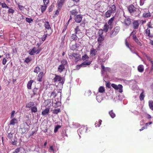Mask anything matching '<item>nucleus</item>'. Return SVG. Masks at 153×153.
<instances>
[{"mask_svg":"<svg viewBox=\"0 0 153 153\" xmlns=\"http://www.w3.org/2000/svg\"><path fill=\"white\" fill-rule=\"evenodd\" d=\"M76 34L75 33L72 34L70 36V41L72 42L73 41H76L77 39V37Z\"/></svg>","mask_w":153,"mask_h":153,"instance_id":"obj_18","label":"nucleus"},{"mask_svg":"<svg viewBox=\"0 0 153 153\" xmlns=\"http://www.w3.org/2000/svg\"><path fill=\"white\" fill-rule=\"evenodd\" d=\"M47 7V5H41L40 8L41 11L42 13H43L46 10Z\"/></svg>","mask_w":153,"mask_h":153,"instance_id":"obj_34","label":"nucleus"},{"mask_svg":"<svg viewBox=\"0 0 153 153\" xmlns=\"http://www.w3.org/2000/svg\"><path fill=\"white\" fill-rule=\"evenodd\" d=\"M131 23V19L129 18H126L124 20L123 22L125 25L126 27L129 26Z\"/></svg>","mask_w":153,"mask_h":153,"instance_id":"obj_13","label":"nucleus"},{"mask_svg":"<svg viewBox=\"0 0 153 153\" xmlns=\"http://www.w3.org/2000/svg\"><path fill=\"white\" fill-rule=\"evenodd\" d=\"M33 82V80L31 79L28 82L27 84V88L28 89H31L32 85Z\"/></svg>","mask_w":153,"mask_h":153,"instance_id":"obj_27","label":"nucleus"},{"mask_svg":"<svg viewBox=\"0 0 153 153\" xmlns=\"http://www.w3.org/2000/svg\"><path fill=\"white\" fill-rule=\"evenodd\" d=\"M128 9L131 14L135 17H137L140 13L139 10H137L133 4L129 5Z\"/></svg>","mask_w":153,"mask_h":153,"instance_id":"obj_2","label":"nucleus"},{"mask_svg":"<svg viewBox=\"0 0 153 153\" xmlns=\"http://www.w3.org/2000/svg\"><path fill=\"white\" fill-rule=\"evenodd\" d=\"M98 91L100 93H103L105 92V89L103 86L100 87L98 89Z\"/></svg>","mask_w":153,"mask_h":153,"instance_id":"obj_38","label":"nucleus"},{"mask_svg":"<svg viewBox=\"0 0 153 153\" xmlns=\"http://www.w3.org/2000/svg\"><path fill=\"white\" fill-rule=\"evenodd\" d=\"M1 7L2 8H9V7L4 2L1 3Z\"/></svg>","mask_w":153,"mask_h":153,"instance_id":"obj_55","label":"nucleus"},{"mask_svg":"<svg viewBox=\"0 0 153 153\" xmlns=\"http://www.w3.org/2000/svg\"><path fill=\"white\" fill-rule=\"evenodd\" d=\"M53 103L55 104V107H56L60 106L61 105V102H60V100L58 99H57V100H55L54 102H53Z\"/></svg>","mask_w":153,"mask_h":153,"instance_id":"obj_24","label":"nucleus"},{"mask_svg":"<svg viewBox=\"0 0 153 153\" xmlns=\"http://www.w3.org/2000/svg\"><path fill=\"white\" fill-rule=\"evenodd\" d=\"M65 69V66L64 65H60L58 67V71L59 73H61Z\"/></svg>","mask_w":153,"mask_h":153,"instance_id":"obj_26","label":"nucleus"},{"mask_svg":"<svg viewBox=\"0 0 153 153\" xmlns=\"http://www.w3.org/2000/svg\"><path fill=\"white\" fill-rule=\"evenodd\" d=\"M70 57L71 58L74 57L76 59H77L79 57L78 54L76 53L73 52L71 55L70 56Z\"/></svg>","mask_w":153,"mask_h":153,"instance_id":"obj_21","label":"nucleus"},{"mask_svg":"<svg viewBox=\"0 0 153 153\" xmlns=\"http://www.w3.org/2000/svg\"><path fill=\"white\" fill-rule=\"evenodd\" d=\"M109 114L111 117L112 118H114L116 116L114 112L112 110H111L109 112Z\"/></svg>","mask_w":153,"mask_h":153,"instance_id":"obj_36","label":"nucleus"},{"mask_svg":"<svg viewBox=\"0 0 153 153\" xmlns=\"http://www.w3.org/2000/svg\"><path fill=\"white\" fill-rule=\"evenodd\" d=\"M48 34L47 33L45 34L41 38L42 40V41H44L45 40L48 36Z\"/></svg>","mask_w":153,"mask_h":153,"instance_id":"obj_56","label":"nucleus"},{"mask_svg":"<svg viewBox=\"0 0 153 153\" xmlns=\"http://www.w3.org/2000/svg\"><path fill=\"white\" fill-rule=\"evenodd\" d=\"M31 112L32 113H36L37 111V108L36 106H33L31 108Z\"/></svg>","mask_w":153,"mask_h":153,"instance_id":"obj_39","label":"nucleus"},{"mask_svg":"<svg viewBox=\"0 0 153 153\" xmlns=\"http://www.w3.org/2000/svg\"><path fill=\"white\" fill-rule=\"evenodd\" d=\"M8 14H11L12 15H13V13L14 12V10L13 9H12L11 8H10L9 7V8H8Z\"/></svg>","mask_w":153,"mask_h":153,"instance_id":"obj_47","label":"nucleus"},{"mask_svg":"<svg viewBox=\"0 0 153 153\" xmlns=\"http://www.w3.org/2000/svg\"><path fill=\"white\" fill-rule=\"evenodd\" d=\"M117 33L116 32L114 31V30H112L110 32L109 36L111 38H112L115 36Z\"/></svg>","mask_w":153,"mask_h":153,"instance_id":"obj_32","label":"nucleus"},{"mask_svg":"<svg viewBox=\"0 0 153 153\" xmlns=\"http://www.w3.org/2000/svg\"><path fill=\"white\" fill-rule=\"evenodd\" d=\"M114 17H113L111 18L108 22L107 24L110 26L111 27H112V23L114 20Z\"/></svg>","mask_w":153,"mask_h":153,"instance_id":"obj_28","label":"nucleus"},{"mask_svg":"<svg viewBox=\"0 0 153 153\" xmlns=\"http://www.w3.org/2000/svg\"><path fill=\"white\" fill-rule=\"evenodd\" d=\"M91 61L86 62L85 61L82 62L80 65H77L76 66V68L77 69H79L81 67H85L86 65H89L91 63Z\"/></svg>","mask_w":153,"mask_h":153,"instance_id":"obj_9","label":"nucleus"},{"mask_svg":"<svg viewBox=\"0 0 153 153\" xmlns=\"http://www.w3.org/2000/svg\"><path fill=\"white\" fill-rule=\"evenodd\" d=\"M112 13H111L110 11L108 10L105 13V17L107 18L110 17Z\"/></svg>","mask_w":153,"mask_h":153,"instance_id":"obj_31","label":"nucleus"},{"mask_svg":"<svg viewBox=\"0 0 153 153\" xmlns=\"http://www.w3.org/2000/svg\"><path fill=\"white\" fill-rule=\"evenodd\" d=\"M111 86L114 89L117 90L119 89V91L121 93L122 92V88L123 86L119 84L118 85L114 84H112L111 85Z\"/></svg>","mask_w":153,"mask_h":153,"instance_id":"obj_6","label":"nucleus"},{"mask_svg":"<svg viewBox=\"0 0 153 153\" xmlns=\"http://www.w3.org/2000/svg\"><path fill=\"white\" fill-rule=\"evenodd\" d=\"M151 21L149 22L146 25L147 29L145 31V34L146 36L149 38L153 37V26Z\"/></svg>","mask_w":153,"mask_h":153,"instance_id":"obj_1","label":"nucleus"},{"mask_svg":"<svg viewBox=\"0 0 153 153\" xmlns=\"http://www.w3.org/2000/svg\"><path fill=\"white\" fill-rule=\"evenodd\" d=\"M79 9L78 7L70 11V14L75 16L78 15L79 12Z\"/></svg>","mask_w":153,"mask_h":153,"instance_id":"obj_12","label":"nucleus"},{"mask_svg":"<svg viewBox=\"0 0 153 153\" xmlns=\"http://www.w3.org/2000/svg\"><path fill=\"white\" fill-rule=\"evenodd\" d=\"M49 112L50 108H46L42 112V114L43 116H45V115L48 114Z\"/></svg>","mask_w":153,"mask_h":153,"instance_id":"obj_22","label":"nucleus"},{"mask_svg":"<svg viewBox=\"0 0 153 153\" xmlns=\"http://www.w3.org/2000/svg\"><path fill=\"white\" fill-rule=\"evenodd\" d=\"M132 38L137 43L138 45L140 46H142V44L141 42L139 41V39L137 38L136 35H133Z\"/></svg>","mask_w":153,"mask_h":153,"instance_id":"obj_17","label":"nucleus"},{"mask_svg":"<svg viewBox=\"0 0 153 153\" xmlns=\"http://www.w3.org/2000/svg\"><path fill=\"white\" fill-rule=\"evenodd\" d=\"M89 58V57L88 56L87 54H85L84 56H82V59L83 60H88Z\"/></svg>","mask_w":153,"mask_h":153,"instance_id":"obj_48","label":"nucleus"},{"mask_svg":"<svg viewBox=\"0 0 153 153\" xmlns=\"http://www.w3.org/2000/svg\"><path fill=\"white\" fill-rule=\"evenodd\" d=\"M103 31H104L103 29H99L98 32V34L99 35V36H102V34L103 33Z\"/></svg>","mask_w":153,"mask_h":153,"instance_id":"obj_54","label":"nucleus"},{"mask_svg":"<svg viewBox=\"0 0 153 153\" xmlns=\"http://www.w3.org/2000/svg\"><path fill=\"white\" fill-rule=\"evenodd\" d=\"M80 31V30L79 28V26H77L74 29L75 33L76 34H77L78 33V31Z\"/></svg>","mask_w":153,"mask_h":153,"instance_id":"obj_53","label":"nucleus"},{"mask_svg":"<svg viewBox=\"0 0 153 153\" xmlns=\"http://www.w3.org/2000/svg\"><path fill=\"white\" fill-rule=\"evenodd\" d=\"M31 60L30 58L27 57L25 59V62H26L27 63H28L29 62L31 61Z\"/></svg>","mask_w":153,"mask_h":153,"instance_id":"obj_59","label":"nucleus"},{"mask_svg":"<svg viewBox=\"0 0 153 153\" xmlns=\"http://www.w3.org/2000/svg\"><path fill=\"white\" fill-rule=\"evenodd\" d=\"M120 30V27L119 26H117L113 30L116 32L117 34L119 32Z\"/></svg>","mask_w":153,"mask_h":153,"instance_id":"obj_44","label":"nucleus"},{"mask_svg":"<svg viewBox=\"0 0 153 153\" xmlns=\"http://www.w3.org/2000/svg\"><path fill=\"white\" fill-rule=\"evenodd\" d=\"M60 112V110L59 108L55 109L53 111V113L54 114H57Z\"/></svg>","mask_w":153,"mask_h":153,"instance_id":"obj_49","label":"nucleus"},{"mask_svg":"<svg viewBox=\"0 0 153 153\" xmlns=\"http://www.w3.org/2000/svg\"><path fill=\"white\" fill-rule=\"evenodd\" d=\"M5 56L6 57L5 58L7 59H11V57L10 56V54L9 53H7V54H6L5 55Z\"/></svg>","mask_w":153,"mask_h":153,"instance_id":"obj_63","label":"nucleus"},{"mask_svg":"<svg viewBox=\"0 0 153 153\" xmlns=\"http://www.w3.org/2000/svg\"><path fill=\"white\" fill-rule=\"evenodd\" d=\"M51 100L50 99L47 100L45 101V105L49 106L51 105Z\"/></svg>","mask_w":153,"mask_h":153,"instance_id":"obj_43","label":"nucleus"},{"mask_svg":"<svg viewBox=\"0 0 153 153\" xmlns=\"http://www.w3.org/2000/svg\"><path fill=\"white\" fill-rule=\"evenodd\" d=\"M149 106L150 108L153 110V101H149Z\"/></svg>","mask_w":153,"mask_h":153,"instance_id":"obj_45","label":"nucleus"},{"mask_svg":"<svg viewBox=\"0 0 153 153\" xmlns=\"http://www.w3.org/2000/svg\"><path fill=\"white\" fill-rule=\"evenodd\" d=\"M57 96V94L56 93V92H55V91H53L52 92H51L50 97H51L53 96V97H55Z\"/></svg>","mask_w":153,"mask_h":153,"instance_id":"obj_50","label":"nucleus"},{"mask_svg":"<svg viewBox=\"0 0 153 153\" xmlns=\"http://www.w3.org/2000/svg\"><path fill=\"white\" fill-rule=\"evenodd\" d=\"M65 2V0H58L57 6L58 8H59L62 7Z\"/></svg>","mask_w":153,"mask_h":153,"instance_id":"obj_19","label":"nucleus"},{"mask_svg":"<svg viewBox=\"0 0 153 153\" xmlns=\"http://www.w3.org/2000/svg\"><path fill=\"white\" fill-rule=\"evenodd\" d=\"M26 21L27 22L30 23L31 22L33 21V20L31 18H26Z\"/></svg>","mask_w":153,"mask_h":153,"instance_id":"obj_58","label":"nucleus"},{"mask_svg":"<svg viewBox=\"0 0 153 153\" xmlns=\"http://www.w3.org/2000/svg\"><path fill=\"white\" fill-rule=\"evenodd\" d=\"M18 20L20 21L24 19V16L20 13H18L16 16Z\"/></svg>","mask_w":153,"mask_h":153,"instance_id":"obj_23","label":"nucleus"},{"mask_svg":"<svg viewBox=\"0 0 153 153\" xmlns=\"http://www.w3.org/2000/svg\"><path fill=\"white\" fill-rule=\"evenodd\" d=\"M137 70L140 72H142L144 70V66L142 65H139L137 67Z\"/></svg>","mask_w":153,"mask_h":153,"instance_id":"obj_25","label":"nucleus"},{"mask_svg":"<svg viewBox=\"0 0 153 153\" xmlns=\"http://www.w3.org/2000/svg\"><path fill=\"white\" fill-rule=\"evenodd\" d=\"M145 97V95L144 94V91L143 90L142 93L140 94L139 98L141 101L143 100Z\"/></svg>","mask_w":153,"mask_h":153,"instance_id":"obj_35","label":"nucleus"},{"mask_svg":"<svg viewBox=\"0 0 153 153\" xmlns=\"http://www.w3.org/2000/svg\"><path fill=\"white\" fill-rule=\"evenodd\" d=\"M44 26L45 29L50 30V31L49 33L50 34H51L52 33L51 28L50 27V25L49 24L48 22L46 21L44 22Z\"/></svg>","mask_w":153,"mask_h":153,"instance_id":"obj_15","label":"nucleus"},{"mask_svg":"<svg viewBox=\"0 0 153 153\" xmlns=\"http://www.w3.org/2000/svg\"><path fill=\"white\" fill-rule=\"evenodd\" d=\"M17 5H18L19 8L21 10H22L24 9V7L22 5H21L19 3H18Z\"/></svg>","mask_w":153,"mask_h":153,"instance_id":"obj_62","label":"nucleus"},{"mask_svg":"<svg viewBox=\"0 0 153 153\" xmlns=\"http://www.w3.org/2000/svg\"><path fill=\"white\" fill-rule=\"evenodd\" d=\"M139 26V20H134L132 23V27L134 29H137Z\"/></svg>","mask_w":153,"mask_h":153,"instance_id":"obj_14","label":"nucleus"},{"mask_svg":"<svg viewBox=\"0 0 153 153\" xmlns=\"http://www.w3.org/2000/svg\"><path fill=\"white\" fill-rule=\"evenodd\" d=\"M142 16L144 18L149 19H152L153 18V15H152V13H150L149 11L146 12H145L143 13Z\"/></svg>","mask_w":153,"mask_h":153,"instance_id":"obj_7","label":"nucleus"},{"mask_svg":"<svg viewBox=\"0 0 153 153\" xmlns=\"http://www.w3.org/2000/svg\"><path fill=\"white\" fill-rule=\"evenodd\" d=\"M21 149L20 148H19L16 149L15 151L13 152V153H18L20 152Z\"/></svg>","mask_w":153,"mask_h":153,"instance_id":"obj_64","label":"nucleus"},{"mask_svg":"<svg viewBox=\"0 0 153 153\" xmlns=\"http://www.w3.org/2000/svg\"><path fill=\"white\" fill-rule=\"evenodd\" d=\"M41 50L42 49L40 48L34 47L32 50L29 51V54L31 55H34L35 53L38 54L39 53Z\"/></svg>","mask_w":153,"mask_h":153,"instance_id":"obj_4","label":"nucleus"},{"mask_svg":"<svg viewBox=\"0 0 153 153\" xmlns=\"http://www.w3.org/2000/svg\"><path fill=\"white\" fill-rule=\"evenodd\" d=\"M88 128L87 126H82L78 130V131L80 134H82L87 131Z\"/></svg>","mask_w":153,"mask_h":153,"instance_id":"obj_8","label":"nucleus"},{"mask_svg":"<svg viewBox=\"0 0 153 153\" xmlns=\"http://www.w3.org/2000/svg\"><path fill=\"white\" fill-rule=\"evenodd\" d=\"M111 28H112V27L108 25L107 23H105L103 27V30L104 32H107L108 31V29Z\"/></svg>","mask_w":153,"mask_h":153,"instance_id":"obj_20","label":"nucleus"},{"mask_svg":"<svg viewBox=\"0 0 153 153\" xmlns=\"http://www.w3.org/2000/svg\"><path fill=\"white\" fill-rule=\"evenodd\" d=\"M62 134V136L64 137L65 136H66L67 137H68V135L66 134V130H63L62 131V132L61 133Z\"/></svg>","mask_w":153,"mask_h":153,"instance_id":"obj_51","label":"nucleus"},{"mask_svg":"<svg viewBox=\"0 0 153 153\" xmlns=\"http://www.w3.org/2000/svg\"><path fill=\"white\" fill-rule=\"evenodd\" d=\"M97 52V51L95 49L91 48L90 50V54L92 56H94L96 55Z\"/></svg>","mask_w":153,"mask_h":153,"instance_id":"obj_29","label":"nucleus"},{"mask_svg":"<svg viewBox=\"0 0 153 153\" xmlns=\"http://www.w3.org/2000/svg\"><path fill=\"white\" fill-rule=\"evenodd\" d=\"M44 75V74L43 72H41L38 74L37 77V80L38 81L41 82L42 81V78Z\"/></svg>","mask_w":153,"mask_h":153,"instance_id":"obj_16","label":"nucleus"},{"mask_svg":"<svg viewBox=\"0 0 153 153\" xmlns=\"http://www.w3.org/2000/svg\"><path fill=\"white\" fill-rule=\"evenodd\" d=\"M61 65H64V66H65V65H66L68 62L66 59H63L62 61H61Z\"/></svg>","mask_w":153,"mask_h":153,"instance_id":"obj_46","label":"nucleus"},{"mask_svg":"<svg viewBox=\"0 0 153 153\" xmlns=\"http://www.w3.org/2000/svg\"><path fill=\"white\" fill-rule=\"evenodd\" d=\"M40 70L41 69L40 68L39 66H37L35 67L34 70L33 71V72L34 73L38 74V72L40 71Z\"/></svg>","mask_w":153,"mask_h":153,"instance_id":"obj_41","label":"nucleus"},{"mask_svg":"<svg viewBox=\"0 0 153 153\" xmlns=\"http://www.w3.org/2000/svg\"><path fill=\"white\" fill-rule=\"evenodd\" d=\"M8 60H9V59H6V58H4L2 60V64L3 65H5L6 64V63L7 62V61Z\"/></svg>","mask_w":153,"mask_h":153,"instance_id":"obj_57","label":"nucleus"},{"mask_svg":"<svg viewBox=\"0 0 153 153\" xmlns=\"http://www.w3.org/2000/svg\"><path fill=\"white\" fill-rule=\"evenodd\" d=\"M77 45V43H75L74 44L70 46V49L73 51L75 50L77 48L79 47V46Z\"/></svg>","mask_w":153,"mask_h":153,"instance_id":"obj_33","label":"nucleus"},{"mask_svg":"<svg viewBox=\"0 0 153 153\" xmlns=\"http://www.w3.org/2000/svg\"><path fill=\"white\" fill-rule=\"evenodd\" d=\"M61 126L59 125H58L57 126H56L55 128H54V132L55 133H56V132H57L59 129V128H61Z\"/></svg>","mask_w":153,"mask_h":153,"instance_id":"obj_52","label":"nucleus"},{"mask_svg":"<svg viewBox=\"0 0 153 153\" xmlns=\"http://www.w3.org/2000/svg\"><path fill=\"white\" fill-rule=\"evenodd\" d=\"M101 97L100 96H97L96 97V99L99 102H100L102 100V99L101 98Z\"/></svg>","mask_w":153,"mask_h":153,"instance_id":"obj_60","label":"nucleus"},{"mask_svg":"<svg viewBox=\"0 0 153 153\" xmlns=\"http://www.w3.org/2000/svg\"><path fill=\"white\" fill-rule=\"evenodd\" d=\"M17 120L16 119L13 118L10 120L9 124L10 125H14L15 124L17 123Z\"/></svg>","mask_w":153,"mask_h":153,"instance_id":"obj_30","label":"nucleus"},{"mask_svg":"<svg viewBox=\"0 0 153 153\" xmlns=\"http://www.w3.org/2000/svg\"><path fill=\"white\" fill-rule=\"evenodd\" d=\"M34 105V103L33 102H30L27 104L26 107L29 108H31L32 106H33Z\"/></svg>","mask_w":153,"mask_h":153,"instance_id":"obj_42","label":"nucleus"},{"mask_svg":"<svg viewBox=\"0 0 153 153\" xmlns=\"http://www.w3.org/2000/svg\"><path fill=\"white\" fill-rule=\"evenodd\" d=\"M55 77L53 79L54 82H58L62 85L64 83L65 79L64 77H62L60 76L55 74Z\"/></svg>","mask_w":153,"mask_h":153,"instance_id":"obj_3","label":"nucleus"},{"mask_svg":"<svg viewBox=\"0 0 153 153\" xmlns=\"http://www.w3.org/2000/svg\"><path fill=\"white\" fill-rule=\"evenodd\" d=\"M111 13H114L116 12V6L114 4H112L109 5L108 6V10Z\"/></svg>","mask_w":153,"mask_h":153,"instance_id":"obj_10","label":"nucleus"},{"mask_svg":"<svg viewBox=\"0 0 153 153\" xmlns=\"http://www.w3.org/2000/svg\"><path fill=\"white\" fill-rule=\"evenodd\" d=\"M99 37L98 39V41L100 43L103 41L104 39V37L102 36H99Z\"/></svg>","mask_w":153,"mask_h":153,"instance_id":"obj_40","label":"nucleus"},{"mask_svg":"<svg viewBox=\"0 0 153 153\" xmlns=\"http://www.w3.org/2000/svg\"><path fill=\"white\" fill-rule=\"evenodd\" d=\"M102 120H100L98 121H96L95 123V125L96 127H99L101 124Z\"/></svg>","mask_w":153,"mask_h":153,"instance_id":"obj_37","label":"nucleus"},{"mask_svg":"<svg viewBox=\"0 0 153 153\" xmlns=\"http://www.w3.org/2000/svg\"><path fill=\"white\" fill-rule=\"evenodd\" d=\"M82 15L79 14L75 16L74 17L75 22L78 23H80L82 21Z\"/></svg>","mask_w":153,"mask_h":153,"instance_id":"obj_11","label":"nucleus"},{"mask_svg":"<svg viewBox=\"0 0 153 153\" xmlns=\"http://www.w3.org/2000/svg\"><path fill=\"white\" fill-rule=\"evenodd\" d=\"M44 4L45 5H48L49 2V0H43Z\"/></svg>","mask_w":153,"mask_h":153,"instance_id":"obj_61","label":"nucleus"},{"mask_svg":"<svg viewBox=\"0 0 153 153\" xmlns=\"http://www.w3.org/2000/svg\"><path fill=\"white\" fill-rule=\"evenodd\" d=\"M32 92L33 93V95L31 96V97H32L33 96H34L35 95H40V93L41 92V90L40 89L36 87H35L33 89Z\"/></svg>","mask_w":153,"mask_h":153,"instance_id":"obj_5","label":"nucleus"}]
</instances>
